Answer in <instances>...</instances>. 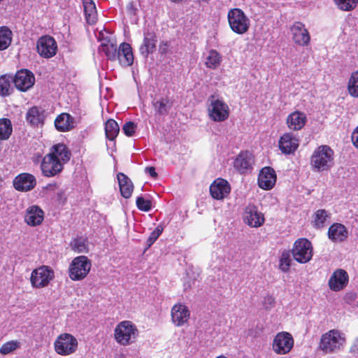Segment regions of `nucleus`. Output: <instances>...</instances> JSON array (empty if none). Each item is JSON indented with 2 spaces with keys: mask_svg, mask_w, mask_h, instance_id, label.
<instances>
[{
  "mask_svg": "<svg viewBox=\"0 0 358 358\" xmlns=\"http://www.w3.org/2000/svg\"><path fill=\"white\" fill-rule=\"evenodd\" d=\"M71 157L66 146L62 143L52 147L50 152L45 155L41 163V170L45 177H54L58 175Z\"/></svg>",
  "mask_w": 358,
  "mask_h": 358,
  "instance_id": "f257e3e1",
  "label": "nucleus"
},
{
  "mask_svg": "<svg viewBox=\"0 0 358 358\" xmlns=\"http://www.w3.org/2000/svg\"><path fill=\"white\" fill-rule=\"evenodd\" d=\"M334 164V152L329 145H322L315 148L310 157V165L314 171H327Z\"/></svg>",
  "mask_w": 358,
  "mask_h": 358,
  "instance_id": "f03ea898",
  "label": "nucleus"
},
{
  "mask_svg": "<svg viewBox=\"0 0 358 358\" xmlns=\"http://www.w3.org/2000/svg\"><path fill=\"white\" fill-rule=\"evenodd\" d=\"M138 336L136 326L131 321L120 322L115 328L114 338L117 343L127 346L136 342Z\"/></svg>",
  "mask_w": 358,
  "mask_h": 358,
  "instance_id": "7ed1b4c3",
  "label": "nucleus"
},
{
  "mask_svg": "<svg viewBox=\"0 0 358 358\" xmlns=\"http://www.w3.org/2000/svg\"><path fill=\"white\" fill-rule=\"evenodd\" d=\"M346 341L343 333L332 329L324 334L320 339V348L326 353H333L340 350Z\"/></svg>",
  "mask_w": 358,
  "mask_h": 358,
  "instance_id": "20e7f679",
  "label": "nucleus"
},
{
  "mask_svg": "<svg viewBox=\"0 0 358 358\" xmlns=\"http://www.w3.org/2000/svg\"><path fill=\"white\" fill-rule=\"evenodd\" d=\"M208 114L214 122H224L229 116V108L222 99L212 95L208 99Z\"/></svg>",
  "mask_w": 358,
  "mask_h": 358,
  "instance_id": "39448f33",
  "label": "nucleus"
},
{
  "mask_svg": "<svg viewBox=\"0 0 358 358\" xmlns=\"http://www.w3.org/2000/svg\"><path fill=\"white\" fill-rule=\"evenodd\" d=\"M78 346L77 338L71 334L59 335L54 342L55 351L59 355L68 356L76 352Z\"/></svg>",
  "mask_w": 358,
  "mask_h": 358,
  "instance_id": "423d86ee",
  "label": "nucleus"
},
{
  "mask_svg": "<svg viewBox=\"0 0 358 358\" xmlns=\"http://www.w3.org/2000/svg\"><path fill=\"white\" fill-rule=\"evenodd\" d=\"M92 267L91 261L86 256L75 257L69 266V278L74 281L84 279Z\"/></svg>",
  "mask_w": 358,
  "mask_h": 358,
  "instance_id": "0eeeda50",
  "label": "nucleus"
},
{
  "mask_svg": "<svg viewBox=\"0 0 358 358\" xmlns=\"http://www.w3.org/2000/svg\"><path fill=\"white\" fill-rule=\"evenodd\" d=\"M227 18L229 27L234 32L243 34L249 29L250 20L242 10L231 9L228 13Z\"/></svg>",
  "mask_w": 358,
  "mask_h": 358,
  "instance_id": "6e6552de",
  "label": "nucleus"
},
{
  "mask_svg": "<svg viewBox=\"0 0 358 358\" xmlns=\"http://www.w3.org/2000/svg\"><path fill=\"white\" fill-rule=\"evenodd\" d=\"M294 259L301 264L308 262L313 257V246L306 238H299L295 241L292 249Z\"/></svg>",
  "mask_w": 358,
  "mask_h": 358,
  "instance_id": "1a4fd4ad",
  "label": "nucleus"
},
{
  "mask_svg": "<svg viewBox=\"0 0 358 358\" xmlns=\"http://www.w3.org/2000/svg\"><path fill=\"white\" fill-rule=\"evenodd\" d=\"M54 278V271L50 266H41L32 271L30 281L34 287L42 288L48 286Z\"/></svg>",
  "mask_w": 358,
  "mask_h": 358,
  "instance_id": "9d476101",
  "label": "nucleus"
},
{
  "mask_svg": "<svg viewBox=\"0 0 358 358\" xmlns=\"http://www.w3.org/2000/svg\"><path fill=\"white\" fill-rule=\"evenodd\" d=\"M294 338L291 334L287 331L278 333L273 338L272 349L280 355L288 354L294 347Z\"/></svg>",
  "mask_w": 358,
  "mask_h": 358,
  "instance_id": "9b49d317",
  "label": "nucleus"
},
{
  "mask_svg": "<svg viewBox=\"0 0 358 358\" xmlns=\"http://www.w3.org/2000/svg\"><path fill=\"white\" fill-rule=\"evenodd\" d=\"M38 54L44 58H50L55 55L57 45L53 37L43 36L37 41L36 45Z\"/></svg>",
  "mask_w": 358,
  "mask_h": 358,
  "instance_id": "f8f14e48",
  "label": "nucleus"
},
{
  "mask_svg": "<svg viewBox=\"0 0 358 358\" xmlns=\"http://www.w3.org/2000/svg\"><path fill=\"white\" fill-rule=\"evenodd\" d=\"M254 164L253 155L249 151H242L234 162V169L241 174L250 173Z\"/></svg>",
  "mask_w": 358,
  "mask_h": 358,
  "instance_id": "ddd939ff",
  "label": "nucleus"
},
{
  "mask_svg": "<svg viewBox=\"0 0 358 358\" xmlns=\"http://www.w3.org/2000/svg\"><path fill=\"white\" fill-rule=\"evenodd\" d=\"M13 79L16 88L22 92L30 89L35 83V77L33 73L27 69L18 71Z\"/></svg>",
  "mask_w": 358,
  "mask_h": 358,
  "instance_id": "4468645a",
  "label": "nucleus"
},
{
  "mask_svg": "<svg viewBox=\"0 0 358 358\" xmlns=\"http://www.w3.org/2000/svg\"><path fill=\"white\" fill-rule=\"evenodd\" d=\"M36 179L31 173H23L17 175L13 180L14 188L20 192H29L36 185Z\"/></svg>",
  "mask_w": 358,
  "mask_h": 358,
  "instance_id": "2eb2a0df",
  "label": "nucleus"
},
{
  "mask_svg": "<svg viewBox=\"0 0 358 358\" xmlns=\"http://www.w3.org/2000/svg\"><path fill=\"white\" fill-rule=\"evenodd\" d=\"M349 276L343 269H337L331 275L328 285L332 291L338 292L343 289L348 285Z\"/></svg>",
  "mask_w": 358,
  "mask_h": 358,
  "instance_id": "dca6fc26",
  "label": "nucleus"
},
{
  "mask_svg": "<svg viewBox=\"0 0 358 358\" xmlns=\"http://www.w3.org/2000/svg\"><path fill=\"white\" fill-rule=\"evenodd\" d=\"M231 191L229 182L222 178L216 179L210 186V193L212 197L222 200L227 197Z\"/></svg>",
  "mask_w": 358,
  "mask_h": 358,
  "instance_id": "f3484780",
  "label": "nucleus"
},
{
  "mask_svg": "<svg viewBox=\"0 0 358 358\" xmlns=\"http://www.w3.org/2000/svg\"><path fill=\"white\" fill-rule=\"evenodd\" d=\"M299 138L292 133H285L279 140V148L285 155L294 153L299 147Z\"/></svg>",
  "mask_w": 358,
  "mask_h": 358,
  "instance_id": "a211bd4d",
  "label": "nucleus"
},
{
  "mask_svg": "<svg viewBox=\"0 0 358 358\" xmlns=\"http://www.w3.org/2000/svg\"><path fill=\"white\" fill-rule=\"evenodd\" d=\"M244 220L252 227H259L264 224V217L257 206L248 205L245 209Z\"/></svg>",
  "mask_w": 358,
  "mask_h": 358,
  "instance_id": "6ab92c4d",
  "label": "nucleus"
},
{
  "mask_svg": "<svg viewBox=\"0 0 358 358\" xmlns=\"http://www.w3.org/2000/svg\"><path fill=\"white\" fill-rule=\"evenodd\" d=\"M276 182V174L273 169L266 166L263 168L258 177V185L260 188L268 190L273 187Z\"/></svg>",
  "mask_w": 358,
  "mask_h": 358,
  "instance_id": "aec40b11",
  "label": "nucleus"
},
{
  "mask_svg": "<svg viewBox=\"0 0 358 358\" xmlns=\"http://www.w3.org/2000/svg\"><path fill=\"white\" fill-rule=\"evenodd\" d=\"M293 35V40L299 45H308L310 41L308 31L301 22H295L291 28Z\"/></svg>",
  "mask_w": 358,
  "mask_h": 358,
  "instance_id": "412c9836",
  "label": "nucleus"
},
{
  "mask_svg": "<svg viewBox=\"0 0 358 358\" xmlns=\"http://www.w3.org/2000/svg\"><path fill=\"white\" fill-rule=\"evenodd\" d=\"M190 317L188 308L184 304L178 303L171 309V319L175 325L181 327L187 323Z\"/></svg>",
  "mask_w": 358,
  "mask_h": 358,
  "instance_id": "4be33fe9",
  "label": "nucleus"
},
{
  "mask_svg": "<svg viewBox=\"0 0 358 358\" xmlns=\"http://www.w3.org/2000/svg\"><path fill=\"white\" fill-rule=\"evenodd\" d=\"M44 219V212L38 206H29L25 211L24 221L31 227L40 225Z\"/></svg>",
  "mask_w": 358,
  "mask_h": 358,
  "instance_id": "5701e85b",
  "label": "nucleus"
},
{
  "mask_svg": "<svg viewBox=\"0 0 358 358\" xmlns=\"http://www.w3.org/2000/svg\"><path fill=\"white\" fill-rule=\"evenodd\" d=\"M348 236L347 228L342 224L334 223L329 228L328 237L335 243L344 241Z\"/></svg>",
  "mask_w": 358,
  "mask_h": 358,
  "instance_id": "b1692460",
  "label": "nucleus"
},
{
  "mask_svg": "<svg viewBox=\"0 0 358 358\" xmlns=\"http://www.w3.org/2000/svg\"><path fill=\"white\" fill-rule=\"evenodd\" d=\"M119 63L124 66H131L134 62V55L131 45L127 43H122L118 48L117 58Z\"/></svg>",
  "mask_w": 358,
  "mask_h": 358,
  "instance_id": "393cba45",
  "label": "nucleus"
},
{
  "mask_svg": "<svg viewBox=\"0 0 358 358\" xmlns=\"http://www.w3.org/2000/svg\"><path fill=\"white\" fill-rule=\"evenodd\" d=\"M307 118L306 114L297 110L288 115L287 124L289 129L299 131L304 127Z\"/></svg>",
  "mask_w": 358,
  "mask_h": 358,
  "instance_id": "a878e982",
  "label": "nucleus"
},
{
  "mask_svg": "<svg viewBox=\"0 0 358 358\" xmlns=\"http://www.w3.org/2000/svg\"><path fill=\"white\" fill-rule=\"evenodd\" d=\"M156 35L153 31H145L143 43L140 47V52L144 57L152 53L156 46Z\"/></svg>",
  "mask_w": 358,
  "mask_h": 358,
  "instance_id": "bb28decb",
  "label": "nucleus"
},
{
  "mask_svg": "<svg viewBox=\"0 0 358 358\" xmlns=\"http://www.w3.org/2000/svg\"><path fill=\"white\" fill-rule=\"evenodd\" d=\"M55 128L62 132L68 131L74 127V120L68 113L59 115L55 120Z\"/></svg>",
  "mask_w": 358,
  "mask_h": 358,
  "instance_id": "cd10ccee",
  "label": "nucleus"
},
{
  "mask_svg": "<svg viewBox=\"0 0 358 358\" xmlns=\"http://www.w3.org/2000/svg\"><path fill=\"white\" fill-rule=\"evenodd\" d=\"M44 119V110L36 106H34L29 109L26 114V120L27 122L34 127L43 124Z\"/></svg>",
  "mask_w": 358,
  "mask_h": 358,
  "instance_id": "c85d7f7f",
  "label": "nucleus"
},
{
  "mask_svg": "<svg viewBox=\"0 0 358 358\" xmlns=\"http://www.w3.org/2000/svg\"><path fill=\"white\" fill-rule=\"evenodd\" d=\"M117 178L122 196L126 199L129 198L131 196L134 188L131 180L122 173H119Z\"/></svg>",
  "mask_w": 358,
  "mask_h": 358,
  "instance_id": "c756f323",
  "label": "nucleus"
},
{
  "mask_svg": "<svg viewBox=\"0 0 358 358\" xmlns=\"http://www.w3.org/2000/svg\"><path fill=\"white\" fill-rule=\"evenodd\" d=\"M99 50L103 52L107 58L111 61H114L117 58L118 50L117 45L110 40L103 39L99 48Z\"/></svg>",
  "mask_w": 358,
  "mask_h": 358,
  "instance_id": "7c9ffc66",
  "label": "nucleus"
},
{
  "mask_svg": "<svg viewBox=\"0 0 358 358\" xmlns=\"http://www.w3.org/2000/svg\"><path fill=\"white\" fill-rule=\"evenodd\" d=\"M85 19L88 24H94L97 20V12L92 0H83Z\"/></svg>",
  "mask_w": 358,
  "mask_h": 358,
  "instance_id": "2f4dec72",
  "label": "nucleus"
},
{
  "mask_svg": "<svg viewBox=\"0 0 358 358\" xmlns=\"http://www.w3.org/2000/svg\"><path fill=\"white\" fill-rule=\"evenodd\" d=\"M71 248L78 253H87L90 250L89 243L86 238L78 237L71 243Z\"/></svg>",
  "mask_w": 358,
  "mask_h": 358,
  "instance_id": "473e14b6",
  "label": "nucleus"
},
{
  "mask_svg": "<svg viewBox=\"0 0 358 358\" xmlns=\"http://www.w3.org/2000/svg\"><path fill=\"white\" fill-rule=\"evenodd\" d=\"M12 31L7 27H0V50L8 48L12 41Z\"/></svg>",
  "mask_w": 358,
  "mask_h": 358,
  "instance_id": "72a5a7b5",
  "label": "nucleus"
},
{
  "mask_svg": "<svg viewBox=\"0 0 358 358\" xmlns=\"http://www.w3.org/2000/svg\"><path fill=\"white\" fill-rule=\"evenodd\" d=\"M120 131L118 124L114 120H108L105 124V133L108 140L113 141Z\"/></svg>",
  "mask_w": 358,
  "mask_h": 358,
  "instance_id": "f704fd0d",
  "label": "nucleus"
},
{
  "mask_svg": "<svg viewBox=\"0 0 358 358\" xmlns=\"http://www.w3.org/2000/svg\"><path fill=\"white\" fill-rule=\"evenodd\" d=\"M13 132L11 121L8 118L0 119V140L4 141L9 138Z\"/></svg>",
  "mask_w": 358,
  "mask_h": 358,
  "instance_id": "c9c22d12",
  "label": "nucleus"
},
{
  "mask_svg": "<svg viewBox=\"0 0 358 358\" xmlns=\"http://www.w3.org/2000/svg\"><path fill=\"white\" fill-rule=\"evenodd\" d=\"M221 60L220 55L216 50H212L206 57L205 64L208 68L215 69L220 66Z\"/></svg>",
  "mask_w": 358,
  "mask_h": 358,
  "instance_id": "e433bc0d",
  "label": "nucleus"
},
{
  "mask_svg": "<svg viewBox=\"0 0 358 358\" xmlns=\"http://www.w3.org/2000/svg\"><path fill=\"white\" fill-rule=\"evenodd\" d=\"M12 83H13L12 77L6 76L0 77V95L6 96L11 93L13 91Z\"/></svg>",
  "mask_w": 358,
  "mask_h": 358,
  "instance_id": "4c0bfd02",
  "label": "nucleus"
},
{
  "mask_svg": "<svg viewBox=\"0 0 358 358\" xmlns=\"http://www.w3.org/2000/svg\"><path fill=\"white\" fill-rule=\"evenodd\" d=\"M152 105L156 113L160 115H167L171 108V105L169 104V101L166 99H154Z\"/></svg>",
  "mask_w": 358,
  "mask_h": 358,
  "instance_id": "58836bf2",
  "label": "nucleus"
},
{
  "mask_svg": "<svg viewBox=\"0 0 358 358\" xmlns=\"http://www.w3.org/2000/svg\"><path fill=\"white\" fill-rule=\"evenodd\" d=\"M22 346L21 342L13 340L3 343L0 348V354L7 355L20 349Z\"/></svg>",
  "mask_w": 358,
  "mask_h": 358,
  "instance_id": "ea45409f",
  "label": "nucleus"
},
{
  "mask_svg": "<svg viewBox=\"0 0 358 358\" xmlns=\"http://www.w3.org/2000/svg\"><path fill=\"white\" fill-rule=\"evenodd\" d=\"M329 217L328 213L324 209L317 210L314 215V225L317 228H322Z\"/></svg>",
  "mask_w": 358,
  "mask_h": 358,
  "instance_id": "a19ab883",
  "label": "nucleus"
},
{
  "mask_svg": "<svg viewBox=\"0 0 358 358\" xmlns=\"http://www.w3.org/2000/svg\"><path fill=\"white\" fill-rule=\"evenodd\" d=\"M348 91L351 96L358 97V71L351 75L348 82Z\"/></svg>",
  "mask_w": 358,
  "mask_h": 358,
  "instance_id": "79ce46f5",
  "label": "nucleus"
},
{
  "mask_svg": "<svg viewBox=\"0 0 358 358\" xmlns=\"http://www.w3.org/2000/svg\"><path fill=\"white\" fill-rule=\"evenodd\" d=\"M339 9L345 11L353 10L357 5L358 0H334Z\"/></svg>",
  "mask_w": 358,
  "mask_h": 358,
  "instance_id": "37998d69",
  "label": "nucleus"
},
{
  "mask_svg": "<svg viewBox=\"0 0 358 358\" xmlns=\"http://www.w3.org/2000/svg\"><path fill=\"white\" fill-rule=\"evenodd\" d=\"M291 256L289 252H282L281 257L280 259L279 268L283 272H287L289 271V267L291 266Z\"/></svg>",
  "mask_w": 358,
  "mask_h": 358,
  "instance_id": "c03bdc74",
  "label": "nucleus"
},
{
  "mask_svg": "<svg viewBox=\"0 0 358 358\" xmlns=\"http://www.w3.org/2000/svg\"><path fill=\"white\" fill-rule=\"evenodd\" d=\"M136 206L141 210L148 212L152 208V203L150 200H146L142 196H139L136 199Z\"/></svg>",
  "mask_w": 358,
  "mask_h": 358,
  "instance_id": "a18cd8bd",
  "label": "nucleus"
},
{
  "mask_svg": "<svg viewBox=\"0 0 358 358\" xmlns=\"http://www.w3.org/2000/svg\"><path fill=\"white\" fill-rule=\"evenodd\" d=\"M163 231V227L162 226H158L155 228V229L150 234L147 240L148 247H150L159 238L161 234Z\"/></svg>",
  "mask_w": 358,
  "mask_h": 358,
  "instance_id": "49530a36",
  "label": "nucleus"
},
{
  "mask_svg": "<svg viewBox=\"0 0 358 358\" xmlns=\"http://www.w3.org/2000/svg\"><path fill=\"white\" fill-rule=\"evenodd\" d=\"M136 129V124L133 122H126L123 127L122 131L124 134L127 136H132L135 133Z\"/></svg>",
  "mask_w": 358,
  "mask_h": 358,
  "instance_id": "de8ad7c7",
  "label": "nucleus"
},
{
  "mask_svg": "<svg viewBox=\"0 0 358 358\" xmlns=\"http://www.w3.org/2000/svg\"><path fill=\"white\" fill-rule=\"evenodd\" d=\"M126 10H127V13L129 15H133V16L136 15L137 11H138L136 6L133 1L129 2L127 5Z\"/></svg>",
  "mask_w": 358,
  "mask_h": 358,
  "instance_id": "09e8293b",
  "label": "nucleus"
},
{
  "mask_svg": "<svg viewBox=\"0 0 358 358\" xmlns=\"http://www.w3.org/2000/svg\"><path fill=\"white\" fill-rule=\"evenodd\" d=\"M352 141L354 145L358 148V127L355 129L352 134Z\"/></svg>",
  "mask_w": 358,
  "mask_h": 358,
  "instance_id": "8fccbe9b",
  "label": "nucleus"
},
{
  "mask_svg": "<svg viewBox=\"0 0 358 358\" xmlns=\"http://www.w3.org/2000/svg\"><path fill=\"white\" fill-rule=\"evenodd\" d=\"M264 302H265V304H266V308H268L270 307H273L274 306V303H275V301H274V299L272 297V296H267L264 299Z\"/></svg>",
  "mask_w": 358,
  "mask_h": 358,
  "instance_id": "3c124183",
  "label": "nucleus"
},
{
  "mask_svg": "<svg viewBox=\"0 0 358 358\" xmlns=\"http://www.w3.org/2000/svg\"><path fill=\"white\" fill-rule=\"evenodd\" d=\"M145 171L149 173L152 178H156L157 176L155 169L153 166L146 167Z\"/></svg>",
  "mask_w": 358,
  "mask_h": 358,
  "instance_id": "603ef678",
  "label": "nucleus"
},
{
  "mask_svg": "<svg viewBox=\"0 0 358 358\" xmlns=\"http://www.w3.org/2000/svg\"><path fill=\"white\" fill-rule=\"evenodd\" d=\"M168 43L167 42H162L159 45V50L162 53L165 54L167 52L168 49Z\"/></svg>",
  "mask_w": 358,
  "mask_h": 358,
  "instance_id": "864d4df0",
  "label": "nucleus"
},
{
  "mask_svg": "<svg viewBox=\"0 0 358 358\" xmlns=\"http://www.w3.org/2000/svg\"><path fill=\"white\" fill-rule=\"evenodd\" d=\"M350 351L352 352H358V337L355 339L351 346Z\"/></svg>",
  "mask_w": 358,
  "mask_h": 358,
  "instance_id": "5fc2aeb1",
  "label": "nucleus"
},
{
  "mask_svg": "<svg viewBox=\"0 0 358 358\" xmlns=\"http://www.w3.org/2000/svg\"><path fill=\"white\" fill-rule=\"evenodd\" d=\"M45 188L47 190L54 191L57 188V185L56 184H49Z\"/></svg>",
  "mask_w": 358,
  "mask_h": 358,
  "instance_id": "6e6d98bb",
  "label": "nucleus"
},
{
  "mask_svg": "<svg viewBox=\"0 0 358 358\" xmlns=\"http://www.w3.org/2000/svg\"><path fill=\"white\" fill-rule=\"evenodd\" d=\"M57 195L59 197H61L62 195L63 194V191L62 189H59L57 192Z\"/></svg>",
  "mask_w": 358,
  "mask_h": 358,
  "instance_id": "4d7b16f0",
  "label": "nucleus"
},
{
  "mask_svg": "<svg viewBox=\"0 0 358 358\" xmlns=\"http://www.w3.org/2000/svg\"><path fill=\"white\" fill-rule=\"evenodd\" d=\"M115 358H125V357L123 355H120L117 357H116Z\"/></svg>",
  "mask_w": 358,
  "mask_h": 358,
  "instance_id": "13d9d810",
  "label": "nucleus"
},
{
  "mask_svg": "<svg viewBox=\"0 0 358 358\" xmlns=\"http://www.w3.org/2000/svg\"><path fill=\"white\" fill-rule=\"evenodd\" d=\"M216 358H227V357L224 355H220V356L217 357Z\"/></svg>",
  "mask_w": 358,
  "mask_h": 358,
  "instance_id": "bf43d9fd",
  "label": "nucleus"
},
{
  "mask_svg": "<svg viewBox=\"0 0 358 358\" xmlns=\"http://www.w3.org/2000/svg\"><path fill=\"white\" fill-rule=\"evenodd\" d=\"M172 2H179L182 1V0H171Z\"/></svg>",
  "mask_w": 358,
  "mask_h": 358,
  "instance_id": "052dcab7",
  "label": "nucleus"
}]
</instances>
